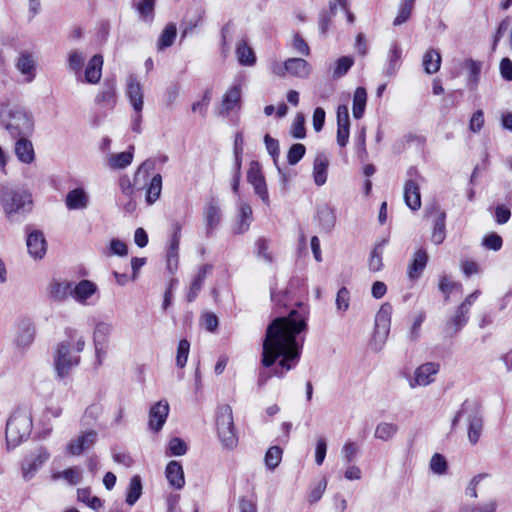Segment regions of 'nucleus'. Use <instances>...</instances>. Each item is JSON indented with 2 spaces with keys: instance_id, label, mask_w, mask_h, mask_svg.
<instances>
[{
  "instance_id": "1",
  "label": "nucleus",
  "mask_w": 512,
  "mask_h": 512,
  "mask_svg": "<svg viewBox=\"0 0 512 512\" xmlns=\"http://www.w3.org/2000/svg\"><path fill=\"white\" fill-rule=\"evenodd\" d=\"M306 327L305 317L296 310L269 323L262 343L261 364L270 368L279 359L272 375L282 378L299 362L304 341L299 335Z\"/></svg>"
},
{
  "instance_id": "2",
  "label": "nucleus",
  "mask_w": 512,
  "mask_h": 512,
  "mask_svg": "<svg viewBox=\"0 0 512 512\" xmlns=\"http://www.w3.org/2000/svg\"><path fill=\"white\" fill-rule=\"evenodd\" d=\"M65 335L67 340L60 342L54 354V367L58 378H65L73 367L80 363V356L83 351L85 340L83 336H78L75 329L66 328Z\"/></svg>"
},
{
  "instance_id": "3",
  "label": "nucleus",
  "mask_w": 512,
  "mask_h": 512,
  "mask_svg": "<svg viewBox=\"0 0 512 512\" xmlns=\"http://www.w3.org/2000/svg\"><path fill=\"white\" fill-rule=\"evenodd\" d=\"M0 124L12 138L31 136L34 132L31 112L20 106L1 104Z\"/></svg>"
},
{
  "instance_id": "4",
  "label": "nucleus",
  "mask_w": 512,
  "mask_h": 512,
  "mask_svg": "<svg viewBox=\"0 0 512 512\" xmlns=\"http://www.w3.org/2000/svg\"><path fill=\"white\" fill-rule=\"evenodd\" d=\"M0 203L10 221H19L21 216L30 213L33 208L31 194L23 188L11 185L1 187Z\"/></svg>"
},
{
  "instance_id": "5",
  "label": "nucleus",
  "mask_w": 512,
  "mask_h": 512,
  "mask_svg": "<svg viewBox=\"0 0 512 512\" xmlns=\"http://www.w3.org/2000/svg\"><path fill=\"white\" fill-rule=\"evenodd\" d=\"M463 416H465L467 420L468 441L471 445H475L478 443L484 427V416L481 403L477 400L466 399L452 419L451 430L456 428Z\"/></svg>"
},
{
  "instance_id": "6",
  "label": "nucleus",
  "mask_w": 512,
  "mask_h": 512,
  "mask_svg": "<svg viewBox=\"0 0 512 512\" xmlns=\"http://www.w3.org/2000/svg\"><path fill=\"white\" fill-rule=\"evenodd\" d=\"M32 417L25 410L17 409L9 417L6 423V444L8 449H13L27 440L32 431Z\"/></svg>"
},
{
  "instance_id": "7",
  "label": "nucleus",
  "mask_w": 512,
  "mask_h": 512,
  "mask_svg": "<svg viewBox=\"0 0 512 512\" xmlns=\"http://www.w3.org/2000/svg\"><path fill=\"white\" fill-rule=\"evenodd\" d=\"M216 425L218 436L222 444L226 448H234L237 444V436L235 433L231 406L226 404L218 408Z\"/></svg>"
},
{
  "instance_id": "8",
  "label": "nucleus",
  "mask_w": 512,
  "mask_h": 512,
  "mask_svg": "<svg viewBox=\"0 0 512 512\" xmlns=\"http://www.w3.org/2000/svg\"><path fill=\"white\" fill-rule=\"evenodd\" d=\"M247 181L252 185L254 193L269 206L270 199L267 189L265 177L262 173L261 166L258 161H251L247 171Z\"/></svg>"
},
{
  "instance_id": "9",
  "label": "nucleus",
  "mask_w": 512,
  "mask_h": 512,
  "mask_svg": "<svg viewBox=\"0 0 512 512\" xmlns=\"http://www.w3.org/2000/svg\"><path fill=\"white\" fill-rule=\"evenodd\" d=\"M391 315L392 305L390 303L382 304L375 316V331L373 336L375 342L379 341L383 344L386 341L390 331Z\"/></svg>"
},
{
  "instance_id": "10",
  "label": "nucleus",
  "mask_w": 512,
  "mask_h": 512,
  "mask_svg": "<svg viewBox=\"0 0 512 512\" xmlns=\"http://www.w3.org/2000/svg\"><path fill=\"white\" fill-rule=\"evenodd\" d=\"M49 458L50 453L44 447L38 448L35 454L27 456L22 463L23 478L26 481L31 480Z\"/></svg>"
},
{
  "instance_id": "11",
  "label": "nucleus",
  "mask_w": 512,
  "mask_h": 512,
  "mask_svg": "<svg viewBox=\"0 0 512 512\" xmlns=\"http://www.w3.org/2000/svg\"><path fill=\"white\" fill-rule=\"evenodd\" d=\"M112 330V324L106 322H99L95 326L93 332V343L99 365L102 363V357L106 355L108 340Z\"/></svg>"
},
{
  "instance_id": "12",
  "label": "nucleus",
  "mask_w": 512,
  "mask_h": 512,
  "mask_svg": "<svg viewBox=\"0 0 512 512\" xmlns=\"http://www.w3.org/2000/svg\"><path fill=\"white\" fill-rule=\"evenodd\" d=\"M15 68L23 75L24 82L31 83L36 77L37 60L33 52L21 51L15 60Z\"/></svg>"
},
{
  "instance_id": "13",
  "label": "nucleus",
  "mask_w": 512,
  "mask_h": 512,
  "mask_svg": "<svg viewBox=\"0 0 512 512\" xmlns=\"http://www.w3.org/2000/svg\"><path fill=\"white\" fill-rule=\"evenodd\" d=\"M35 325L29 318H22L16 326L15 344L21 349L28 348L35 339Z\"/></svg>"
},
{
  "instance_id": "14",
  "label": "nucleus",
  "mask_w": 512,
  "mask_h": 512,
  "mask_svg": "<svg viewBox=\"0 0 512 512\" xmlns=\"http://www.w3.org/2000/svg\"><path fill=\"white\" fill-rule=\"evenodd\" d=\"M98 434L94 430H88L82 433L75 439H72L66 447V451L68 454L73 456H79L84 451L91 448L97 441Z\"/></svg>"
},
{
  "instance_id": "15",
  "label": "nucleus",
  "mask_w": 512,
  "mask_h": 512,
  "mask_svg": "<svg viewBox=\"0 0 512 512\" xmlns=\"http://www.w3.org/2000/svg\"><path fill=\"white\" fill-rule=\"evenodd\" d=\"M169 414V404L165 400L155 403L149 411V428L154 432H159L165 424Z\"/></svg>"
},
{
  "instance_id": "16",
  "label": "nucleus",
  "mask_w": 512,
  "mask_h": 512,
  "mask_svg": "<svg viewBox=\"0 0 512 512\" xmlns=\"http://www.w3.org/2000/svg\"><path fill=\"white\" fill-rule=\"evenodd\" d=\"M26 245L28 253L34 259H42L47 251V242L44 234L40 230L28 232Z\"/></svg>"
},
{
  "instance_id": "17",
  "label": "nucleus",
  "mask_w": 512,
  "mask_h": 512,
  "mask_svg": "<svg viewBox=\"0 0 512 512\" xmlns=\"http://www.w3.org/2000/svg\"><path fill=\"white\" fill-rule=\"evenodd\" d=\"M206 236L210 237L221 221V209L215 198L210 199L204 208Z\"/></svg>"
},
{
  "instance_id": "18",
  "label": "nucleus",
  "mask_w": 512,
  "mask_h": 512,
  "mask_svg": "<svg viewBox=\"0 0 512 512\" xmlns=\"http://www.w3.org/2000/svg\"><path fill=\"white\" fill-rule=\"evenodd\" d=\"M28 137L29 136L17 137L14 146L17 159L24 164H31L35 160L34 146Z\"/></svg>"
},
{
  "instance_id": "19",
  "label": "nucleus",
  "mask_w": 512,
  "mask_h": 512,
  "mask_svg": "<svg viewBox=\"0 0 512 512\" xmlns=\"http://www.w3.org/2000/svg\"><path fill=\"white\" fill-rule=\"evenodd\" d=\"M439 371V364L427 362L419 366L415 371L414 383H410L411 387L415 385L427 386L434 381V376Z\"/></svg>"
},
{
  "instance_id": "20",
  "label": "nucleus",
  "mask_w": 512,
  "mask_h": 512,
  "mask_svg": "<svg viewBox=\"0 0 512 512\" xmlns=\"http://www.w3.org/2000/svg\"><path fill=\"white\" fill-rule=\"evenodd\" d=\"M103 56L95 54L87 63L82 82L89 84L99 83L102 76Z\"/></svg>"
},
{
  "instance_id": "21",
  "label": "nucleus",
  "mask_w": 512,
  "mask_h": 512,
  "mask_svg": "<svg viewBox=\"0 0 512 512\" xmlns=\"http://www.w3.org/2000/svg\"><path fill=\"white\" fill-rule=\"evenodd\" d=\"M402 63V49L398 42H393L387 55L386 67L384 74L392 78L396 75Z\"/></svg>"
},
{
  "instance_id": "22",
  "label": "nucleus",
  "mask_w": 512,
  "mask_h": 512,
  "mask_svg": "<svg viewBox=\"0 0 512 512\" xmlns=\"http://www.w3.org/2000/svg\"><path fill=\"white\" fill-rule=\"evenodd\" d=\"M468 314L469 312L458 306L454 315L446 322L445 334L449 337L456 335L467 324Z\"/></svg>"
},
{
  "instance_id": "23",
  "label": "nucleus",
  "mask_w": 512,
  "mask_h": 512,
  "mask_svg": "<svg viewBox=\"0 0 512 512\" xmlns=\"http://www.w3.org/2000/svg\"><path fill=\"white\" fill-rule=\"evenodd\" d=\"M404 201L413 211H417L421 207L420 188L413 179H408L404 184Z\"/></svg>"
},
{
  "instance_id": "24",
  "label": "nucleus",
  "mask_w": 512,
  "mask_h": 512,
  "mask_svg": "<svg viewBox=\"0 0 512 512\" xmlns=\"http://www.w3.org/2000/svg\"><path fill=\"white\" fill-rule=\"evenodd\" d=\"M240 101V86L234 85L224 94L219 114L223 117L228 116L232 110L240 106Z\"/></svg>"
},
{
  "instance_id": "25",
  "label": "nucleus",
  "mask_w": 512,
  "mask_h": 512,
  "mask_svg": "<svg viewBox=\"0 0 512 512\" xmlns=\"http://www.w3.org/2000/svg\"><path fill=\"white\" fill-rule=\"evenodd\" d=\"M165 476L173 488L181 489L184 487V471L182 465L178 461L172 460L167 464Z\"/></svg>"
},
{
  "instance_id": "26",
  "label": "nucleus",
  "mask_w": 512,
  "mask_h": 512,
  "mask_svg": "<svg viewBox=\"0 0 512 512\" xmlns=\"http://www.w3.org/2000/svg\"><path fill=\"white\" fill-rule=\"evenodd\" d=\"M427 262H428V254H427L426 250L423 248L418 249L414 253L411 263L408 266V270H407L408 277L411 280L418 279L421 276L423 270L425 269Z\"/></svg>"
},
{
  "instance_id": "27",
  "label": "nucleus",
  "mask_w": 512,
  "mask_h": 512,
  "mask_svg": "<svg viewBox=\"0 0 512 512\" xmlns=\"http://www.w3.org/2000/svg\"><path fill=\"white\" fill-rule=\"evenodd\" d=\"M69 210H82L89 205V196L83 188H75L68 192L65 198Z\"/></svg>"
},
{
  "instance_id": "28",
  "label": "nucleus",
  "mask_w": 512,
  "mask_h": 512,
  "mask_svg": "<svg viewBox=\"0 0 512 512\" xmlns=\"http://www.w3.org/2000/svg\"><path fill=\"white\" fill-rule=\"evenodd\" d=\"M329 159L325 153H318L313 162V178L317 186H322L327 181Z\"/></svg>"
},
{
  "instance_id": "29",
  "label": "nucleus",
  "mask_w": 512,
  "mask_h": 512,
  "mask_svg": "<svg viewBox=\"0 0 512 512\" xmlns=\"http://www.w3.org/2000/svg\"><path fill=\"white\" fill-rule=\"evenodd\" d=\"M126 93L135 112H141L143 109L142 87L133 76H130L128 79Z\"/></svg>"
},
{
  "instance_id": "30",
  "label": "nucleus",
  "mask_w": 512,
  "mask_h": 512,
  "mask_svg": "<svg viewBox=\"0 0 512 512\" xmlns=\"http://www.w3.org/2000/svg\"><path fill=\"white\" fill-rule=\"evenodd\" d=\"M96 103H104L108 107H114L116 103V80L115 78H107L103 82L101 91L95 98Z\"/></svg>"
},
{
  "instance_id": "31",
  "label": "nucleus",
  "mask_w": 512,
  "mask_h": 512,
  "mask_svg": "<svg viewBox=\"0 0 512 512\" xmlns=\"http://www.w3.org/2000/svg\"><path fill=\"white\" fill-rule=\"evenodd\" d=\"M252 220L253 212L251 206L245 202L240 203L237 222L234 227V233L243 234L248 231Z\"/></svg>"
},
{
  "instance_id": "32",
  "label": "nucleus",
  "mask_w": 512,
  "mask_h": 512,
  "mask_svg": "<svg viewBox=\"0 0 512 512\" xmlns=\"http://www.w3.org/2000/svg\"><path fill=\"white\" fill-rule=\"evenodd\" d=\"M284 70L292 76L306 78L310 74V64L302 58H290L284 62Z\"/></svg>"
},
{
  "instance_id": "33",
  "label": "nucleus",
  "mask_w": 512,
  "mask_h": 512,
  "mask_svg": "<svg viewBox=\"0 0 512 512\" xmlns=\"http://www.w3.org/2000/svg\"><path fill=\"white\" fill-rule=\"evenodd\" d=\"M97 291V286L90 280H81L74 287L72 286L71 296L78 301L79 303H86L87 299H89L95 292Z\"/></svg>"
},
{
  "instance_id": "34",
  "label": "nucleus",
  "mask_w": 512,
  "mask_h": 512,
  "mask_svg": "<svg viewBox=\"0 0 512 512\" xmlns=\"http://www.w3.org/2000/svg\"><path fill=\"white\" fill-rule=\"evenodd\" d=\"M463 69L467 71V86L470 90H475L480 80V73L482 69V62L466 59L462 64Z\"/></svg>"
},
{
  "instance_id": "35",
  "label": "nucleus",
  "mask_w": 512,
  "mask_h": 512,
  "mask_svg": "<svg viewBox=\"0 0 512 512\" xmlns=\"http://www.w3.org/2000/svg\"><path fill=\"white\" fill-rule=\"evenodd\" d=\"M436 212V217L433 222V230L431 235V241L439 245L443 243L446 238V229H445V221H446V213L445 211L440 210L439 208H434Z\"/></svg>"
},
{
  "instance_id": "36",
  "label": "nucleus",
  "mask_w": 512,
  "mask_h": 512,
  "mask_svg": "<svg viewBox=\"0 0 512 512\" xmlns=\"http://www.w3.org/2000/svg\"><path fill=\"white\" fill-rule=\"evenodd\" d=\"M73 283L69 281L60 282L52 280L49 284V296L54 301H64L72 292Z\"/></svg>"
},
{
  "instance_id": "37",
  "label": "nucleus",
  "mask_w": 512,
  "mask_h": 512,
  "mask_svg": "<svg viewBox=\"0 0 512 512\" xmlns=\"http://www.w3.org/2000/svg\"><path fill=\"white\" fill-rule=\"evenodd\" d=\"M211 270H212V265H210V264H204L199 268L198 273L194 277V279L190 285L189 292L187 294L188 302H193L196 299L198 293L202 289V286L204 284L207 273Z\"/></svg>"
},
{
  "instance_id": "38",
  "label": "nucleus",
  "mask_w": 512,
  "mask_h": 512,
  "mask_svg": "<svg viewBox=\"0 0 512 512\" xmlns=\"http://www.w3.org/2000/svg\"><path fill=\"white\" fill-rule=\"evenodd\" d=\"M317 218L323 231L330 232L335 226L336 215L334 209L329 205L323 204L317 208Z\"/></svg>"
},
{
  "instance_id": "39",
  "label": "nucleus",
  "mask_w": 512,
  "mask_h": 512,
  "mask_svg": "<svg viewBox=\"0 0 512 512\" xmlns=\"http://www.w3.org/2000/svg\"><path fill=\"white\" fill-rule=\"evenodd\" d=\"M236 55L241 65L253 66L256 63L255 53L245 40L237 44Z\"/></svg>"
},
{
  "instance_id": "40",
  "label": "nucleus",
  "mask_w": 512,
  "mask_h": 512,
  "mask_svg": "<svg viewBox=\"0 0 512 512\" xmlns=\"http://www.w3.org/2000/svg\"><path fill=\"white\" fill-rule=\"evenodd\" d=\"M422 64L427 74H434L439 71L441 65V55L435 49H429L423 56Z\"/></svg>"
},
{
  "instance_id": "41",
  "label": "nucleus",
  "mask_w": 512,
  "mask_h": 512,
  "mask_svg": "<svg viewBox=\"0 0 512 512\" xmlns=\"http://www.w3.org/2000/svg\"><path fill=\"white\" fill-rule=\"evenodd\" d=\"M367 101V92L364 87L356 88L353 95V116L355 119H361L365 112Z\"/></svg>"
},
{
  "instance_id": "42",
  "label": "nucleus",
  "mask_w": 512,
  "mask_h": 512,
  "mask_svg": "<svg viewBox=\"0 0 512 512\" xmlns=\"http://www.w3.org/2000/svg\"><path fill=\"white\" fill-rule=\"evenodd\" d=\"M134 146H130L129 150L114 154L108 159V164L112 169H124L131 164L133 160Z\"/></svg>"
},
{
  "instance_id": "43",
  "label": "nucleus",
  "mask_w": 512,
  "mask_h": 512,
  "mask_svg": "<svg viewBox=\"0 0 512 512\" xmlns=\"http://www.w3.org/2000/svg\"><path fill=\"white\" fill-rule=\"evenodd\" d=\"M162 191V176L160 174H156L150 180L147 190H146V202L148 205H152L155 203Z\"/></svg>"
},
{
  "instance_id": "44",
  "label": "nucleus",
  "mask_w": 512,
  "mask_h": 512,
  "mask_svg": "<svg viewBox=\"0 0 512 512\" xmlns=\"http://www.w3.org/2000/svg\"><path fill=\"white\" fill-rule=\"evenodd\" d=\"M142 495V481L139 475H134L130 479V483L126 493V503L133 506Z\"/></svg>"
},
{
  "instance_id": "45",
  "label": "nucleus",
  "mask_w": 512,
  "mask_h": 512,
  "mask_svg": "<svg viewBox=\"0 0 512 512\" xmlns=\"http://www.w3.org/2000/svg\"><path fill=\"white\" fill-rule=\"evenodd\" d=\"M176 35H177L176 25L174 23L167 24L158 39V42H157L158 50H163V49H166V48L172 46L175 41Z\"/></svg>"
},
{
  "instance_id": "46",
  "label": "nucleus",
  "mask_w": 512,
  "mask_h": 512,
  "mask_svg": "<svg viewBox=\"0 0 512 512\" xmlns=\"http://www.w3.org/2000/svg\"><path fill=\"white\" fill-rule=\"evenodd\" d=\"M77 498L95 511H99L103 507V501L97 496H92L89 488L78 489Z\"/></svg>"
},
{
  "instance_id": "47",
  "label": "nucleus",
  "mask_w": 512,
  "mask_h": 512,
  "mask_svg": "<svg viewBox=\"0 0 512 512\" xmlns=\"http://www.w3.org/2000/svg\"><path fill=\"white\" fill-rule=\"evenodd\" d=\"M386 242L387 240H383L382 242L376 244L373 250L371 251L368 263L370 271L378 272L382 269V248L386 244Z\"/></svg>"
},
{
  "instance_id": "48",
  "label": "nucleus",
  "mask_w": 512,
  "mask_h": 512,
  "mask_svg": "<svg viewBox=\"0 0 512 512\" xmlns=\"http://www.w3.org/2000/svg\"><path fill=\"white\" fill-rule=\"evenodd\" d=\"M205 15V10L204 8L198 6L195 11H194V14L193 16L188 19L185 23V27L184 29L182 30V34H181V38H184L186 37L189 33H191L196 27H198L200 25V23L202 22L203 20V17Z\"/></svg>"
},
{
  "instance_id": "49",
  "label": "nucleus",
  "mask_w": 512,
  "mask_h": 512,
  "mask_svg": "<svg viewBox=\"0 0 512 512\" xmlns=\"http://www.w3.org/2000/svg\"><path fill=\"white\" fill-rule=\"evenodd\" d=\"M398 431V426L393 423L382 422L379 423L375 429V438L388 441Z\"/></svg>"
},
{
  "instance_id": "50",
  "label": "nucleus",
  "mask_w": 512,
  "mask_h": 512,
  "mask_svg": "<svg viewBox=\"0 0 512 512\" xmlns=\"http://www.w3.org/2000/svg\"><path fill=\"white\" fill-rule=\"evenodd\" d=\"M415 1L416 0H403L400 4L398 14L393 21L395 26L405 23L410 18Z\"/></svg>"
},
{
  "instance_id": "51",
  "label": "nucleus",
  "mask_w": 512,
  "mask_h": 512,
  "mask_svg": "<svg viewBox=\"0 0 512 512\" xmlns=\"http://www.w3.org/2000/svg\"><path fill=\"white\" fill-rule=\"evenodd\" d=\"M282 459V449L279 446L270 447L265 454V465L268 469H275Z\"/></svg>"
},
{
  "instance_id": "52",
  "label": "nucleus",
  "mask_w": 512,
  "mask_h": 512,
  "mask_svg": "<svg viewBox=\"0 0 512 512\" xmlns=\"http://www.w3.org/2000/svg\"><path fill=\"white\" fill-rule=\"evenodd\" d=\"M353 63V59L349 56L340 57L335 63L332 77L337 79L344 76L350 70Z\"/></svg>"
},
{
  "instance_id": "53",
  "label": "nucleus",
  "mask_w": 512,
  "mask_h": 512,
  "mask_svg": "<svg viewBox=\"0 0 512 512\" xmlns=\"http://www.w3.org/2000/svg\"><path fill=\"white\" fill-rule=\"evenodd\" d=\"M85 56L82 52L73 50L68 55V67L76 74H79L84 66Z\"/></svg>"
},
{
  "instance_id": "54",
  "label": "nucleus",
  "mask_w": 512,
  "mask_h": 512,
  "mask_svg": "<svg viewBox=\"0 0 512 512\" xmlns=\"http://www.w3.org/2000/svg\"><path fill=\"white\" fill-rule=\"evenodd\" d=\"M155 167L154 161L147 159L145 160L137 169L134 176V185H138L141 183V178L143 182H146L149 172L153 170Z\"/></svg>"
},
{
  "instance_id": "55",
  "label": "nucleus",
  "mask_w": 512,
  "mask_h": 512,
  "mask_svg": "<svg viewBox=\"0 0 512 512\" xmlns=\"http://www.w3.org/2000/svg\"><path fill=\"white\" fill-rule=\"evenodd\" d=\"M306 147L301 143L293 144L287 153V162L296 165L305 155Z\"/></svg>"
},
{
  "instance_id": "56",
  "label": "nucleus",
  "mask_w": 512,
  "mask_h": 512,
  "mask_svg": "<svg viewBox=\"0 0 512 512\" xmlns=\"http://www.w3.org/2000/svg\"><path fill=\"white\" fill-rule=\"evenodd\" d=\"M290 134L295 139H303L306 136V129H305V118L304 115L301 113H298L294 119V122L292 124Z\"/></svg>"
},
{
  "instance_id": "57",
  "label": "nucleus",
  "mask_w": 512,
  "mask_h": 512,
  "mask_svg": "<svg viewBox=\"0 0 512 512\" xmlns=\"http://www.w3.org/2000/svg\"><path fill=\"white\" fill-rule=\"evenodd\" d=\"M430 469L435 474H445L448 469V464L445 457L439 453H435L430 460Z\"/></svg>"
},
{
  "instance_id": "58",
  "label": "nucleus",
  "mask_w": 512,
  "mask_h": 512,
  "mask_svg": "<svg viewBox=\"0 0 512 512\" xmlns=\"http://www.w3.org/2000/svg\"><path fill=\"white\" fill-rule=\"evenodd\" d=\"M190 350V343L186 339H182L179 341L178 347H177V355H176V365L179 368H183L188 359Z\"/></svg>"
},
{
  "instance_id": "59",
  "label": "nucleus",
  "mask_w": 512,
  "mask_h": 512,
  "mask_svg": "<svg viewBox=\"0 0 512 512\" xmlns=\"http://www.w3.org/2000/svg\"><path fill=\"white\" fill-rule=\"evenodd\" d=\"M154 0H142L137 5L138 13L145 21H152L154 17Z\"/></svg>"
},
{
  "instance_id": "60",
  "label": "nucleus",
  "mask_w": 512,
  "mask_h": 512,
  "mask_svg": "<svg viewBox=\"0 0 512 512\" xmlns=\"http://www.w3.org/2000/svg\"><path fill=\"white\" fill-rule=\"evenodd\" d=\"M358 452V445L351 440L346 441L341 450L343 459L347 464L352 463L356 459Z\"/></svg>"
},
{
  "instance_id": "61",
  "label": "nucleus",
  "mask_w": 512,
  "mask_h": 512,
  "mask_svg": "<svg viewBox=\"0 0 512 512\" xmlns=\"http://www.w3.org/2000/svg\"><path fill=\"white\" fill-rule=\"evenodd\" d=\"M168 451L172 456H182L187 452V445L183 439L174 437L169 441Z\"/></svg>"
},
{
  "instance_id": "62",
  "label": "nucleus",
  "mask_w": 512,
  "mask_h": 512,
  "mask_svg": "<svg viewBox=\"0 0 512 512\" xmlns=\"http://www.w3.org/2000/svg\"><path fill=\"white\" fill-rule=\"evenodd\" d=\"M498 504L495 500H490L483 504L474 506H465L460 512H496Z\"/></svg>"
},
{
  "instance_id": "63",
  "label": "nucleus",
  "mask_w": 512,
  "mask_h": 512,
  "mask_svg": "<svg viewBox=\"0 0 512 512\" xmlns=\"http://www.w3.org/2000/svg\"><path fill=\"white\" fill-rule=\"evenodd\" d=\"M482 244L487 249H490V250H493V251H498L502 247L503 240H502V237L500 235H498L497 233L493 232V233H490V234L486 235L483 238Z\"/></svg>"
},
{
  "instance_id": "64",
  "label": "nucleus",
  "mask_w": 512,
  "mask_h": 512,
  "mask_svg": "<svg viewBox=\"0 0 512 512\" xmlns=\"http://www.w3.org/2000/svg\"><path fill=\"white\" fill-rule=\"evenodd\" d=\"M127 254H128V247L123 241H121L119 239H112L110 241L109 251L107 253V256L117 255L120 257H124Z\"/></svg>"
}]
</instances>
